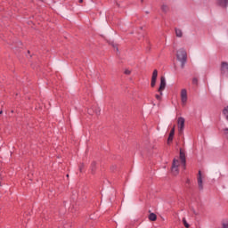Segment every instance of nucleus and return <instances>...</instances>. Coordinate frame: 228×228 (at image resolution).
<instances>
[{"label": "nucleus", "instance_id": "39448f33", "mask_svg": "<svg viewBox=\"0 0 228 228\" xmlns=\"http://www.w3.org/2000/svg\"><path fill=\"white\" fill-rule=\"evenodd\" d=\"M87 113L88 115H94V113H95V115L99 116L101 115V107L93 106L91 109L87 110Z\"/></svg>", "mask_w": 228, "mask_h": 228}, {"label": "nucleus", "instance_id": "20e7f679", "mask_svg": "<svg viewBox=\"0 0 228 228\" xmlns=\"http://www.w3.org/2000/svg\"><path fill=\"white\" fill-rule=\"evenodd\" d=\"M180 95L183 106H186V102H188V91H186V89H182Z\"/></svg>", "mask_w": 228, "mask_h": 228}, {"label": "nucleus", "instance_id": "c85d7f7f", "mask_svg": "<svg viewBox=\"0 0 228 228\" xmlns=\"http://www.w3.org/2000/svg\"><path fill=\"white\" fill-rule=\"evenodd\" d=\"M141 3H143V0H141Z\"/></svg>", "mask_w": 228, "mask_h": 228}, {"label": "nucleus", "instance_id": "f3484780", "mask_svg": "<svg viewBox=\"0 0 228 228\" xmlns=\"http://www.w3.org/2000/svg\"><path fill=\"white\" fill-rule=\"evenodd\" d=\"M183 224L184 225V227L186 228H190V224H188V222H186V218H183Z\"/></svg>", "mask_w": 228, "mask_h": 228}, {"label": "nucleus", "instance_id": "b1692460", "mask_svg": "<svg viewBox=\"0 0 228 228\" xmlns=\"http://www.w3.org/2000/svg\"><path fill=\"white\" fill-rule=\"evenodd\" d=\"M95 165H96V163H95V161H94V162L92 163V167H95Z\"/></svg>", "mask_w": 228, "mask_h": 228}, {"label": "nucleus", "instance_id": "7c9ffc66", "mask_svg": "<svg viewBox=\"0 0 228 228\" xmlns=\"http://www.w3.org/2000/svg\"><path fill=\"white\" fill-rule=\"evenodd\" d=\"M187 183H190V180H187Z\"/></svg>", "mask_w": 228, "mask_h": 228}, {"label": "nucleus", "instance_id": "c756f323", "mask_svg": "<svg viewBox=\"0 0 228 228\" xmlns=\"http://www.w3.org/2000/svg\"><path fill=\"white\" fill-rule=\"evenodd\" d=\"M141 29H143V27H141Z\"/></svg>", "mask_w": 228, "mask_h": 228}, {"label": "nucleus", "instance_id": "cd10ccee", "mask_svg": "<svg viewBox=\"0 0 228 228\" xmlns=\"http://www.w3.org/2000/svg\"><path fill=\"white\" fill-rule=\"evenodd\" d=\"M0 115H3V110H0Z\"/></svg>", "mask_w": 228, "mask_h": 228}, {"label": "nucleus", "instance_id": "a878e982", "mask_svg": "<svg viewBox=\"0 0 228 228\" xmlns=\"http://www.w3.org/2000/svg\"><path fill=\"white\" fill-rule=\"evenodd\" d=\"M150 12L149 11H145V14L149 15Z\"/></svg>", "mask_w": 228, "mask_h": 228}, {"label": "nucleus", "instance_id": "f03ea898", "mask_svg": "<svg viewBox=\"0 0 228 228\" xmlns=\"http://www.w3.org/2000/svg\"><path fill=\"white\" fill-rule=\"evenodd\" d=\"M181 165V162L177 159H173L171 172L173 175H179V166Z\"/></svg>", "mask_w": 228, "mask_h": 228}, {"label": "nucleus", "instance_id": "6e6552de", "mask_svg": "<svg viewBox=\"0 0 228 228\" xmlns=\"http://www.w3.org/2000/svg\"><path fill=\"white\" fill-rule=\"evenodd\" d=\"M198 186H199V190H204V183L202 181V172L199 171L198 173Z\"/></svg>", "mask_w": 228, "mask_h": 228}, {"label": "nucleus", "instance_id": "0eeeda50", "mask_svg": "<svg viewBox=\"0 0 228 228\" xmlns=\"http://www.w3.org/2000/svg\"><path fill=\"white\" fill-rule=\"evenodd\" d=\"M167 86V80L165 79V77H160V86L159 88V92L160 93V95H163V90H165Z\"/></svg>", "mask_w": 228, "mask_h": 228}, {"label": "nucleus", "instance_id": "1a4fd4ad", "mask_svg": "<svg viewBox=\"0 0 228 228\" xmlns=\"http://www.w3.org/2000/svg\"><path fill=\"white\" fill-rule=\"evenodd\" d=\"M180 160L183 168H186V155L183 153V150L181 149H180Z\"/></svg>", "mask_w": 228, "mask_h": 228}, {"label": "nucleus", "instance_id": "bb28decb", "mask_svg": "<svg viewBox=\"0 0 228 228\" xmlns=\"http://www.w3.org/2000/svg\"><path fill=\"white\" fill-rule=\"evenodd\" d=\"M78 3H83V0H78Z\"/></svg>", "mask_w": 228, "mask_h": 228}, {"label": "nucleus", "instance_id": "f257e3e1", "mask_svg": "<svg viewBox=\"0 0 228 228\" xmlns=\"http://www.w3.org/2000/svg\"><path fill=\"white\" fill-rule=\"evenodd\" d=\"M176 59L181 63V69H184L186 61H188V53H186V50L184 48H180L176 52Z\"/></svg>", "mask_w": 228, "mask_h": 228}, {"label": "nucleus", "instance_id": "9b49d317", "mask_svg": "<svg viewBox=\"0 0 228 228\" xmlns=\"http://www.w3.org/2000/svg\"><path fill=\"white\" fill-rule=\"evenodd\" d=\"M174 134H175V126H174L172 129H171V132L169 134V136L167 138V142H172V140H174Z\"/></svg>", "mask_w": 228, "mask_h": 228}, {"label": "nucleus", "instance_id": "7ed1b4c3", "mask_svg": "<svg viewBox=\"0 0 228 228\" xmlns=\"http://www.w3.org/2000/svg\"><path fill=\"white\" fill-rule=\"evenodd\" d=\"M184 122H185L184 118L183 117L178 118L177 126H178L179 134H183V132L184 131Z\"/></svg>", "mask_w": 228, "mask_h": 228}, {"label": "nucleus", "instance_id": "4be33fe9", "mask_svg": "<svg viewBox=\"0 0 228 228\" xmlns=\"http://www.w3.org/2000/svg\"><path fill=\"white\" fill-rule=\"evenodd\" d=\"M224 135L228 138V128L224 129Z\"/></svg>", "mask_w": 228, "mask_h": 228}, {"label": "nucleus", "instance_id": "dca6fc26", "mask_svg": "<svg viewBox=\"0 0 228 228\" xmlns=\"http://www.w3.org/2000/svg\"><path fill=\"white\" fill-rule=\"evenodd\" d=\"M223 115H224L226 120H228V106L223 110Z\"/></svg>", "mask_w": 228, "mask_h": 228}, {"label": "nucleus", "instance_id": "2f4dec72", "mask_svg": "<svg viewBox=\"0 0 228 228\" xmlns=\"http://www.w3.org/2000/svg\"><path fill=\"white\" fill-rule=\"evenodd\" d=\"M66 177H69V175H67Z\"/></svg>", "mask_w": 228, "mask_h": 228}, {"label": "nucleus", "instance_id": "a211bd4d", "mask_svg": "<svg viewBox=\"0 0 228 228\" xmlns=\"http://www.w3.org/2000/svg\"><path fill=\"white\" fill-rule=\"evenodd\" d=\"M192 85H199V79L197 77L192 78Z\"/></svg>", "mask_w": 228, "mask_h": 228}, {"label": "nucleus", "instance_id": "412c9836", "mask_svg": "<svg viewBox=\"0 0 228 228\" xmlns=\"http://www.w3.org/2000/svg\"><path fill=\"white\" fill-rule=\"evenodd\" d=\"M156 81L157 80H154V79H151V87L154 88L156 86Z\"/></svg>", "mask_w": 228, "mask_h": 228}, {"label": "nucleus", "instance_id": "9d476101", "mask_svg": "<svg viewBox=\"0 0 228 228\" xmlns=\"http://www.w3.org/2000/svg\"><path fill=\"white\" fill-rule=\"evenodd\" d=\"M218 6L221 8H227L228 6V0H217Z\"/></svg>", "mask_w": 228, "mask_h": 228}, {"label": "nucleus", "instance_id": "aec40b11", "mask_svg": "<svg viewBox=\"0 0 228 228\" xmlns=\"http://www.w3.org/2000/svg\"><path fill=\"white\" fill-rule=\"evenodd\" d=\"M83 168H85V163H81L79 166V171L83 172Z\"/></svg>", "mask_w": 228, "mask_h": 228}, {"label": "nucleus", "instance_id": "2eb2a0df", "mask_svg": "<svg viewBox=\"0 0 228 228\" xmlns=\"http://www.w3.org/2000/svg\"><path fill=\"white\" fill-rule=\"evenodd\" d=\"M151 79L157 80L158 79V69H154L152 73Z\"/></svg>", "mask_w": 228, "mask_h": 228}, {"label": "nucleus", "instance_id": "f8f14e48", "mask_svg": "<svg viewBox=\"0 0 228 228\" xmlns=\"http://www.w3.org/2000/svg\"><path fill=\"white\" fill-rule=\"evenodd\" d=\"M161 10L164 13H168V12H170V7H168V5L163 4L161 5Z\"/></svg>", "mask_w": 228, "mask_h": 228}, {"label": "nucleus", "instance_id": "4468645a", "mask_svg": "<svg viewBox=\"0 0 228 228\" xmlns=\"http://www.w3.org/2000/svg\"><path fill=\"white\" fill-rule=\"evenodd\" d=\"M175 36L178 38H182V37H183V30H181V28H175Z\"/></svg>", "mask_w": 228, "mask_h": 228}, {"label": "nucleus", "instance_id": "ddd939ff", "mask_svg": "<svg viewBox=\"0 0 228 228\" xmlns=\"http://www.w3.org/2000/svg\"><path fill=\"white\" fill-rule=\"evenodd\" d=\"M149 220H151V222H156V220H158V216L154 213H151L149 215Z\"/></svg>", "mask_w": 228, "mask_h": 228}, {"label": "nucleus", "instance_id": "6ab92c4d", "mask_svg": "<svg viewBox=\"0 0 228 228\" xmlns=\"http://www.w3.org/2000/svg\"><path fill=\"white\" fill-rule=\"evenodd\" d=\"M124 74H126V76H130L131 75V70L125 69Z\"/></svg>", "mask_w": 228, "mask_h": 228}, {"label": "nucleus", "instance_id": "393cba45", "mask_svg": "<svg viewBox=\"0 0 228 228\" xmlns=\"http://www.w3.org/2000/svg\"><path fill=\"white\" fill-rule=\"evenodd\" d=\"M192 212L194 215H198L197 212L195 211V209L192 208Z\"/></svg>", "mask_w": 228, "mask_h": 228}, {"label": "nucleus", "instance_id": "5701e85b", "mask_svg": "<svg viewBox=\"0 0 228 228\" xmlns=\"http://www.w3.org/2000/svg\"><path fill=\"white\" fill-rule=\"evenodd\" d=\"M155 97L157 101H161V95L156 94Z\"/></svg>", "mask_w": 228, "mask_h": 228}, {"label": "nucleus", "instance_id": "423d86ee", "mask_svg": "<svg viewBox=\"0 0 228 228\" xmlns=\"http://www.w3.org/2000/svg\"><path fill=\"white\" fill-rule=\"evenodd\" d=\"M221 74L228 77V62H221Z\"/></svg>", "mask_w": 228, "mask_h": 228}]
</instances>
